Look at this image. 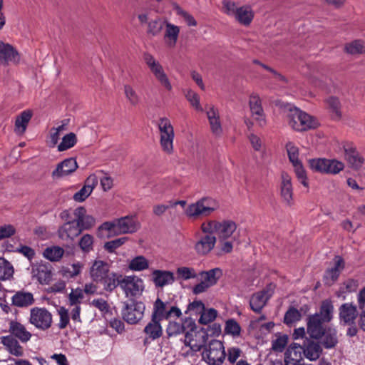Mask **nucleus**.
Wrapping results in <instances>:
<instances>
[{
	"label": "nucleus",
	"mask_w": 365,
	"mask_h": 365,
	"mask_svg": "<svg viewBox=\"0 0 365 365\" xmlns=\"http://www.w3.org/2000/svg\"><path fill=\"white\" fill-rule=\"evenodd\" d=\"M160 143L163 150L171 154L173 152L174 129L167 118H161L158 122Z\"/></svg>",
	"instance_id": "obj_6"
},
{
	"label": "nucleus",
	"mask_w": 365,
	"mask_h": 365,
	"mask_svg": "<svg viewBox=\"0 0 365 365\" xmlns=\"http://www.w3.org/2000/svg\"><path fill=\"white\" fill-rule=\"evenodd\" d=\"M84 296L81 289H72L68 296V302L71 306L80 305Z\"/></svg>",
	"instance_id": "obj_61"
},
{
	"label": "nucleus",
	"mask_w": 365,
	"mask_h": 365,
	"mask_svg": "<svg viewBox=\"0 0 365 365\" xmlns=\"http://www.w3.org/2000/svg\"><path fill=\"white\" fill-rule=\"evenodd\" d=\"M153 282L156 287H163L172 284L175 281L172 272L164 270H154L153 272Z\"/></svg>",
	"instance_id": "obj_31"
},
{
	"label": "nucleus",
	"mask_w": 365,
	"mask_h": 365,
	"mask_svg": "<svg viewBox=\"0 0 365 365\" xmlns=\"http://www.w3.org/2000/svg\"><path fill=\"white\" fill-rule=\"evenodd\" d=\"M82 232V229L79 227L76 221H68L64 223L58 230V235L61 240L67 242H71Z\"/></svg>",
	"instance_id": "obj_12"
},
{
	"label": "nucleus",
	"mask_w": 365,
	"mask_h": 365,
	"mask_svg": "<svg viewBox=\"0 0 365 365\" xmlns=\"http://www.w3.org/2000/svg\"><path fill=\"white\" fill-rule=\"evenodd\" d=\"M78 168L76 160L74 158H67L59 163L55 170H53L51 176L53 179L58 180L73 173Z\"/></svg>",
	"instance_id": "obj_16"
},
{
	"label": "nucleus",
	"mask_w": 365,
	"mask_h": 365,
	"mask_svg": "<svg viewBox=\"0 0 365 365\" xmlns=\"http://www.w3.org/2000/svg\"><path fill=\"white\" fill-rule=\"evenodd\" d=\"M225 332L227 334L232 335L233 337H236L240 336L241 327L235 319H230L225 322Z\"/></svg>",
	"instance_id": "obj_50"
},
{
	"label": "nucleus",
	"mask_w": 365,
	"mask_h": 365,
	"mask_svg": "<svg viewBox=\"0 0 365 365\" xmlns=\"http://www.w3.org/2000/svg\"><path fill=\"white\" fill-rule=\"evenodd\" d=\"M78 245L84 253H88L93 249V237L89 234L83 235L79 242Z\"/></svg>",
	"instance_id": "obj_52"
},
{
	"label": "nucleus",
	"mask_w": 365,
	"mask_h": 365,
	"mask_svg": "<svg viewBox=\"0 0 365 365\" xmlns=\"http://www.w3.org/2000/svg\"><path fill=\"white\" fill-rule=\"evenodd\" d=\"M302 346L304 356L309 361H317L322 354L321 344L312 339L306 337Z\"/></svg>",
	"instance_id": "obj_17"
},
{
	"label": "nucleus",
	"mask_w": 365,
	"mask_h": 365,
	"mask_svg": "<svg viewBox=\"0 0 365 365\" xmlns=\"http://www.w3.org/2000/svg\"><path fill=\"white\" fill-rule=\"evenodd\" d=\"M14 267L11 264L3 257H0V280H6L12 277Z\"/></svg>",
	"instance_id": "obj_46"
},
{
	"label": "nucleus",
	"mask_w": 365,
	"mask_h": 365,
	"mask_svg": "<svg viewBox=\"0 0 365 365\" xmlns=\"http://www.w3.org/2000/svg\"><path fill=\"white\" fill-rule=\"evenodd\" d=\"M29 322L36 329L46 331L52 325V314L44 307H36L30 310Z\"/></svg>",
	"instance_id": "obj_8"
},
{
	"label": "nucleus",
	"mask_w": 365,
	"mask_h": 365,
	"mask_svg": "<svg viewBox=\"0 0 365 365\" xmlns=\"http://www.w3.org/2000/svg\"><path fill=\"white\" fill-rule=\"evenodd\" d=\"M345 50L347 53L351 55H356L364 53L365 51V46L362 41L356 40L346 43L345 46Z\"/></svg>",
	"instance_id": "obj_51"
},
{
	"label": "nucleus",
	"mask_w": 365,
	"mask_h": 365,
	"mask_svg": "<svg viewBox=\"0 0 365 365\" xmlns=\"http://www.w3.org/2000/svg\"><path fill=\"white\" fill-rule=\"evenodd\" d=\"M143 332L146 335V339L155 340L163 335V329L160 322L151 318V321L145 327Z\"/></svg>",
	"instance_id": "obj_30"
},
{
	"label": "nucleus",
	"mask_w": 365,
	"mask_h": 365,
	"mask_svg": "<svg viewBox=\"0 0 365 365\" xmlns=\"http://www.w3.org/2000/svg\"><path fill=\"white\" fill-rule=\"evenodd\" d=\"M123 275L115 272H109L108 275L100 282L103 283L104 289L107 292L113 291L118 286L120 287Z\"/></svg>",
	"instance_id": "obj_37"
},
{
	"label": "nucleus",
	"mask_w": 365,
	"mask_h": 365,
	"mask_svg": "<svg viewBox=\"0 0 365 365\" xmlns=\"http://www.w3.org/2000/svg\"><path fill=\"white\" fill-rule=\"evenodd\" d=\"M145 305L140 301L130 299L123 302L121 315L129 324H138L144 317Z\"/></svg>",
	"instance_id": "obj_4"
},
{
	"label": "nucleus",
	"mask_w": 365,
	"mask_h": 365,
	"mask_svg": "<svg viewBox=\"0 0 365 365\" xmlns=\"http://www.w3.org/2000/svg\"><path fill=\"white\" fill-rule=\"evenodd\" d=\"M202 356L209 365H221L226 356L223 344L219 340H212L205 348Z\"/></svg>",
	"instance_id": "obj_5"
},
{
	"label": "nucleus",
	"mask_w": 365,
	"mask_h": 365,
	"mask_svg": "<svg viewBox=\"0 0 365 365\" xmlns=\"http://www.w3.org/2000/svg\"><path fill=\"white\" fill-rule=\"evenodd\" d=\"M323 322H324L321 319L319 314H315L309 317L307 329L312 339H319L322 336L324 331L322 327Z\"/></svg>",
	"instance_id": "obj_22"
},
{
	"label": "nucleus",
	"mask_w": 365,
	"mask_h": 365,
	"mask_svg": "<svg viewBox=\"0 0 365 365\" xmlns=\"http://www.w3.org/2000/svg\"><path fill=\"white\" fill-rule=\"evenodd\" d=\"M237 229L236 223L232 220L219 222L217 230L218 238H230Z\"/></svg>",
	"instance_id": "obj_34"
},
{
	"label": "nucleus",
	"mask_w": 365,
	"mask_h": 365,
	"mask_svg": "<svg viewBox=\"0 0 365 365\" xmlns=\"http://www.w3.org/2000/svg\"><path fill=\"white\" fill-rule=\"evenodd\" d=\"M175 11L177 15L182 17L189 26H197V21L194 19V17L187 12L186 11L183 10L180 6H176Z\"/></svg>",
	"instance_id": "obj_64"
},
{
	"label": "nucleus",
	"mask_w": 365,
	"mask_h": 365,
	"mask_svg": "<svg viewBox=\"0 0 365 365\" xmlns=\"http://www.w3.org/2000/svg\"><path fill=\"white\" fill-rule=\"evenodd\" d=\"M272 294L273 289L271 284L266 289L254 294L250 300L251 309L255 312H260Z\"/></svg>",
	"instance_id": "obj_14"
},
{
	"label": "nucleus",
	"mask_w": 365,
	"mask_h": 365,
	"mask_svg": "<svg viewBox=\"0 0 365 365\" xmlns=\"http://www.w3.org/2000/svg\"><path fill=\"white\" fill-rule=\"evenodd\" d=\"M286 119L290 128L298 132L314 129L318 125L314 117L294 106L289 107Z\"/></svg>",
	"instance_id": "obj_1"
},
{
	"label": "nucleus",
	"mask_w": 365,
	"mask_h": 365,
	"mask_svg": "<svg viewBox=\"0 0 365 365\" xmlns=\"http://www.w3.org/2000/svg\"><path fill=\"white\" fill-rule=\"evenodd\" d=\"M77 142L76 135L73 133H70L63 137L62 141L58 145V151L66 150L75 145Z\"/></svg>",
	"instance_id": "obj_47"
},
{
	"label": "nucleus",
	"mask_w": 365,
	"mask_h": 365,
	"mask_svg": "<svg viewBox=\"0 0 365 365\" xmlns=\"http://www.w3.org/2000/svg\"><path fill=\"white\" fill-rule=\"evenodd\" d=\"M167 313L166 304L161 299H157L154 303L152 317L160 322L166 319Z\"/></svg>",
	"instance_id": "obj_40"
},
{
	"label": "nucleus",
	"mask_w": 365,
	"mask_h": 365,
	"mask_svg": "<svg viewBox=\"0 0 365 365\" xmlns=\"http://www.w3.org/2000/svg\"><path fill=\"white\" fill-rule=\"evenodd\" d=\"M204 303L200 300H194L193 302L189 303L187 305V309L185 312V314L190 313L191 314H201V313L204 311L205 308Z\"/></svg>",
	"instance_id": "obj_59"
},
{
	"label": "nucleus",
	"mask_w": 365,
	"mask_h": 365,
	"mask_svg": "<svg viewBox=\"0 0 365 365\" xmlns=\"http://www.w3.org/2000/svg\"><path fill=\"white\" fill-rule=\"evenodd\" d=\"M179 33V26L172 24L169 22H166L164 41L168 47L173 48L175 46Z\"/></svg>",
	"instance_id": "obj_32"
},
{
	"label": "nucleus",
	"mask_w": 365,
	"mask_h": 365,
	"mask_svg": "<svg viewBox=\"0 0 365 365\" xmlns=\"http://www.w3.org/2000/svg\"><path fill=\"white\" fill-rule=\"evenodd\" d=\"M32 275L40 284H49L52 279L51 265L49 264H39L33 267Z\"/></svg>",
	"instance_id": "obj_20"
},
{
	"label": "nucleus",
	"mask_w": 365,
	"mask_h": 365,
	"mask_svg": "<svg viewBox=\"0 0 365 365\" xmlns=\"http://www.w3.org/2000/svg\"><path fill=\"white\" fill-rule=\"evenodd\" d=\"M327 104L333 113V117L337 119L341 117L340 103L338 98L330 97L327 99Z\"/></svg>",
	"instance_id": "obj_63"
},
{
	"label": "nucleus",
	"mask_w": 365,
	"mask_h": 365,
	"mask_svg": "<svg viewBox=\"0 0 365 365\" xmlns=\"http://www.w3.org/2000/svg\"><path fill=\"white\" fill-rule=\"evenodd\" d=\"M21 55L11 44L0 40V63L8 66L10 63L17 65L20 63Z\"/></svg>",
	"instance_id": "obj_10"
},
{
	"label": "nucleus",
	"mask_w": 365,
	"mask_h": 365,
	"mask_svg": "<svg viewBox=\"0 0 365 365\" xmlns=\"http://www.w3.org/2000/svg\"><path fill=\"white\" fill-rule=\"evenodd\" d=\"M195 328V321L190 318H187L183 323L170 322L166 328V332L169 337H173L186 333V329H189V331H192Z\"/></svg>",
	"instance_id": "obj_15"
},
{
	"label": "nucleus",
	"mask_w": 365,
	"mask_h": 365,
	"mask_svg": "<svg viewBox=\"0 0 365 365\" xmlns=\"http://www.w3.org/2000/svg\"><path fill=\"white\" fill-rule=\"evenodd\" d=\"M192 334L187 331L185 333L184 344L185 346H189L193 351L197 352L201 350L203 346V341L202 343H197L196 340L191 338Z\"/></svg>",
	"instance_id": "obj_62"
},
{
	"label": "nucleus",
	"mask_w": 365,
	"mask_h": 365,
	"mask_svg": "<svg viewBox=\"0 0 365 365\" xmlns=\"http://www.w3.org/2000/svg\"><path fill=\"white\" fill-rule=\"evenodd\" d=\"M1 344L5 346L10 354L16 356L23 354L24 350L18 341L12 336H5L1 338Z\"/></svg>",
	"instance_id": "obj_35"
},
{
	"label": "nucleus",
	"mask_w": 365,
	"mask_h": 365,
	"mask_svg": "<svg viewBox=\"0 0 365 365\" xmlns=\"http://www.w3.org/2000/svg\"><path fill=\"white\" fill-rule=\"evenodd\" d=\"M344 158L349 165L354 168H360L364 163V158L351 144L344 145Z\"/></svg>",
	"instance_id": "obj_28"
},
{
	"label": "nucleus",
	"mask_w": 365,
	"mask_h": 365,
	"mask_svg": "<svg viewBox=\"0 0 365 365\" xmlns=\"http://www.w3.org/2000/svg\"><path fill=\"white\" fill-rule=\"evenodd\" d=\"M288 342L287 335H280L272 342V349L277 352H282Z\"/></svg>",
	"instance_id": "obj_60"
},
{
	"label": "nucleus",
	"mask_w": 365,
	"mask_h": 365,
	"mask_svg": "<svg viewBox=\"0 0 365 365\" xmlns=\"http://www.w3.org/2000/svg\"><path fill=\"white\" fill-rule=\"evenodd\" d=\"M217 316V311L214 308L205 309L204 308V311L201 313L199 323L203 325L208 324L213 322Z\"/></svg>",
	"instance_id": "obj_49"
},
{
	"label": "nucleus",
	"mask_w": 365,
	"mask_h": 365,
	"mask_svg": "<svg viewBox=\"0 0 365 365\" xmlns=\"http://www.w3.org/2000/svg\"><path fill=\"white\" fill-rule=\"evenodd\" d=\"M249 106L252 118L259 126H264L266 124L265 114L261 98L257 94L253 93L250 96Z\"/></svg>",
	"instance_id": "obj_11"
},
{
	"label": "nucleus",
	"mask_w": 365,
	"mask_h": 365,
	"mask_svg": "<svg viewBox=\"0 0 365 365\" xmlns=\"http://www.w3.org/2000/svg\"><path fill=\"white\" fill-rule=\"evenodd\" d=\"M301 313L298 309L294 307H291L288 309V311L285 313L284 317V322L286 324H293L301 319Z\"/></svg>",
	"instance_id": "obj_58"
},
{
	"label": "nucleus",
	"mask_w": 365,
	"mask_h": 365,
	"mask_svg": "<svg viewBox=\"0 0 365 365\" xmlns=\"http://www.w3.org/2000/svg\"><path fill=\"white\" fill-rule=\"evenodd\" d=\"M294 169L295 175L300 182L304 187H309V182L307 180L306 171L302 164V162L292 165Z\"/></svg>",
	"instance_id": "obj_56"
},
{
	"label": "nucleus",
	"mask_w": 365,
	"mask_h": 365,
	"mask_svg": "<svg viewBox=\"0 0 365 365\" xmlns=\"http://www.w3.org/2000/svg\"><path fill=\"white\" fill-rule=\"evenodd\" d=\"M339 319L344 324H354L357 317L356 307L351 303H344L339 309Z\"/></svg>",
	"instance_id": "obj_24"
},
{
	"label": "nucleus",
	"mask_w": 365,
	"mask_h": 365,
	"mask_svg": "<svg viewBox=\"0 0 365 365\" xmlns=\"http://www.w3.org/2000/svg\"><path fill=\"white\" fill-rule=\"evenodd\" d=\"M11 303L16 307H28L34 303V295L29 292L18 291L12 296Z\"/></svg>",
	"instance_id": "obj_29"
},
{
	"label": "nucleus",
	"mask_w": 365,
	"mask_h": 365,
	"mask_svg": "<svg viewBox=\"0 0 365 365\" xmlns=\"http://www.w3.org/2000/svg\"><path fill=\"white\" fill-rule=\"evenodd\" d=\"M218 208L215 200L211 197H202L194 203L190 204L185 210L186 215L190 218H198L210 215Z\"/></svg>",
	"instance_id": "obj_3"
},
{
	"label": "nucleus",
	"mask_w": 365,
	"mask_h": 365,
	"mask_svg": "<svg viewBox=\"0 0 365 365\" xmlns=\"http://www.w3.org/2000/svg\"><path fill=\"white\" fill-rule=\"evenodd\" d=\"M302 346L293 343L289 346L284 354L285 365H298L302 359Z\"/></svg>",
	"instance_id": "obj_25"
},
{
	"label": "nucleus",
	"mask_w": 365,
	"mask_h": 365,
	"mask_svg": "<svg viewBox=\"0 0 365 365\" xmlns=\"http://www.w3.org/2000/svg\"><path fill=\"white\" fill-rule=\"evenodd\" d=\"M98 184V178L96 175H89L83 187L73 197V200L76 202H83L93 192L94 187Z\"/></svg>",
	"instance_id": "obj_23"
},
{
	"label": "nucleus",
	"mask_w": 365,
	"mask_h": 365,
	"mask_svg": "<svg viewBox=\"0 0 365 365\" xmlns=\"http://www.w3.org/2000/svg\"><path fill=\"white\" fill-rule=\"evenodd\" d=\"M149 267L148 260L143 256H137L133 258L128 263V267L133 271H143Z\"/></svg>",
	"instance_id": "obj_44"
},
{
	"label": "nucleus",
	"mask_w": 365,
	"mask_h": 365,
	"mask_svg": "<svg viewBox=\"0 0 365 365\" xmlns=\"http://www.w3.org/2000/svg\"><path fill=\"white\" fill-rule=\"evenodd\" d=\"M222 11L229 16L234 17L240 6L231 0H223L222 1Z\"/></svg>",
	"instance_id": "obj_57"
},
{
	"label": "nucleus",
	"mask_w": 365,
	"mask_h": 365,
	"mask_svg": "<svg viewBox=\"0 0 365 365\" xmlns=\"http://www.w3.org/2000/svg\"><path fill=\"white\" fill-rule=\"evenodd\" d=\"M143 60L155 78L168 91L172 90V85L160 62L149 53L143 54Z\"/></svg>",
	"instance_id": "obj_7"
},
{
	"label": "nucleus",
	"mask_w": 365,
	"mask_h": 365,
	"mask_svg": "<svg viewBox=\"0 0 365 365\" xmlns=\"http://www.w3.org/2000/svg\"><path fill=\"white\" fill-rule=\"evenodd\" d=\"M9 325V331L13 337L19 339L22 343H26L31 339L32 334L24 324L17 321L11 320Z\"/></svg>",
	"instance_id": "obj_21"
},
{
	"label": "nucleus",
	"mask_w": 365,
	"mask_h": 365,
	"mask_svg": "<svg viewBox=\"0 0 365 365\" xmlns=\"http://www.w3.org/2000/svg\"><path fill=\"white\" fill-rule=\"evenodd\" d=\"M234 18L243 26H249L253 18L254 13L252 9L248 6H240Z\"/></svg>",
	"instance_id": "obj_36"
},
{
	"label": "nucleus",
	"mask_w": 365,
	"mask_h": 365,
	"mask_svg": "<svg viewBox=\"0 0 365 365\" xmlns=\"http://www.w3.org/2000/svg\"><path fill=\"white\" fill-rule=\"evenodd\" d=\"M319 339H321L322 345L327 349L335 347L338 344L337 331L334 328L329 327L325 329Z\"/></svg>",
	"instance_id": "obj_33"
},
{
	"label": "nucleus",
	"mask_w": 365,
	"mask_h": 365,
	"mask_svg": "<svg viewBox=\"0 0 365 365\" xmlns=\"http://www.w3.org/2000/svg\"><path fill=\"white\" fill-rule=\"evenodd\" d=\"M334 306L330 300H324L322 302L319 314L321 319L325 322H329L333 318Z\"/></svg>",
	"instance_id": "obj_42"
},
{
	"label": "nucleus",
	"mask_w": 365,
	"mask_h": 365,
	"mask_svg": "<svg viewBox=\"0 0 365 365\" xmlns=\"http://www.w3.org/2000/svg\"><path fill=\"white\" fill-rule=\"evenodd\" d=\"M166 22L160 18L150 20L148 23L147 33L153 36L160 34Z\"/></svg>",
	"instance_id": "obj_41"
},
{
	"label": "nucleus",
	"mask_w": 365,
	"mask_h": 365,
	"mask_svg": "<svg viewBox=\"0 0 365 365\" xmlns=\"http://www.w3.org/2000/svg\"><path fill=\"white\" fill-rule=\"evenodd\" d=\"M279 189L283 202L289 206L292 205L294 204V199L292 178L285 172H282L281 174Z\"/></svg>",
	"instance_id": "obj_13"
},
{
	"label": "nucleus",
	"mask_w": 365,
	"mask_h": 365,
	"mask_svg": "<svg viewBox=\"0 0 365 365\" xmlns=\"http://www.w3.org/2000/svg\"><path fill=\"white\" fill-rule=\"evenodd\" d=\"M199 275L201 279L205 281L210 287H212L217 284L218 279L222 277V271L221 269L217 267L208 271L200 272Z\"/></svg>",
	"instance_id": "obj_39"
},
{
	"label": "nucleus",
	"mask_w": 365,
	"mask_h": 365,
	"mask_svg": "<svg viewBox=\"0 0 365 365\" xmlns=\"http://www.w3.org/2000/svg\"><path fill=\"white\" fill-rule=\"evenodd\" d=\"M334 266L328 269L324 277L325 284L330 286L339 278L341 272L344 268V261L340 256L334 258Z\"/></svg>",
	"instance_id": "obj_19"
},
{
	"label": "nucleus",
	"mask_w": 365,
	"mask_h": 365,
	"mask_svg": "<svg viewBox=\"0 0 365 365\" xmlns=\"http://www.w3.org/2000/svg\"><path fill=\"white\" fill-rule=\"evenodd\" d=\"M120 288L127 297H140L144 290V282L142 279L135 275L123 276Z\"/></svg>",
	"instance_id": "obj_9"
},
{
	"label": "nucleus",
	"mask_w": 365,
	"mask_h": 365,
	"mask_svg": "<svg viewBox=\"0 0 365 365\" xmlns=\"http://www.w3.org/2000/svg\"><path fill=\"white\" fill-rule=\"evenodd\" d=\"M123 90L125 98L130 105L136 106L140 103V97L132 86L125 84Z\"/></svg>",
	"instance_id": "obj_45"
},
{
	"label": "nucleus",
	"mask_w": 365,
	"mask_h": 365,
	"mask_svg": "<svg viewBox=\"0 0 365 365\" xmlns=\"http://www.w3.org/2000/svg\"><path fill=\"white\" fill-rule=\"evenodd\" d=\"M212 133L219 137L222 134L223 129L220 119L218 110L211 106L206 112Z\"/></svg>",
	"instance_id": "obj_27"
},
{
	"label": "nucleus",
	"mask_w": 365,
	"mask_h": 365,
	"mask_svg": "<svg viewBox=\"0 0 365 365\" xmlns=\"http://www.w3.org/2000/svg\"><path fill=\"white\" fill-rule=\"evenodd\" d=\"M285 147L290 163L292 165L300 163L298 148L292 142H288Z\"/></svg>",
	"instance_id": "obj_55"
},
{
	"label": "nucleus",
	"mask_w": 365,
	"mask_h": 365,
	"mask_svg": "<svg viewBox=\"0 0 365 365\" xmlns=\"http://www.w3.org/2000/svg\"><path fill=\"white\" fill-rule=\"evenodd\" d=\"M109 272V264L100 259L93 261L89 270L91 278L96 282L103 280Z\"/></svg>",
	"instance_id": "obj_18"
},
{
	"label": "nucleus",
	"mask_w": 365,
	"mask_h": 365,
	"mask_svg": "<svg viewBox=\"0 0 365 365\" xmlns=\"http://www.w3.org/2000/svg\"><path fill=\"white\" fill-rule=\"evenodd\" d=\"M344 165L342 162L335 159H327L325 174L336 175L343 170Z\"/></svg>",
	"instance_id": "obj_48"
},
{
	"label": "nucleus",
	"mask_w": 365,
	"mask_h": 365,
	"mask_svg": "<svg viewBox=\"0 0 365 365\" xmlns=\"http://www.w3.org/2000/svg\"><path fill=\"white\" fill-rule=\"evenodd\" d=\"M327 163V158H314L309 160V165L315 172L325 173Z\"/></svg>",
	"instance_id": "obj_53"
},
{
	"label": "nucleus",
	"mask_w": 365,
	"mask_h": 365,
	"mask_svg": "<svg viewBox=\"0 0 365 365\" xmlns=\"http://www.w3.org/2000/svg\"><path fill=\"white\" fill-rule=\"evenodd\" d=\"M216 237L213 235H206L201 237L195 245V250L199 255H207L215 247Z\"/></svg>",
	"instance_id": "obj_26"
},
{
	"label": "nucleus",
	"mask_w": 365,
	"mask_h": 365,
	"mask_svg": "<svg viewBox=\"0 0 365 365\" xmlns=\"http://www.w3.org/2000/svg\"><path fill=\"white\" fill-rule=\"evenodd\" d=\"M32 117V112L30 110H25L16 117L15 122V132L22 134L25 132L29 122Z\"/></svg>",
	"instance_id": "obj_38"
},
{
	"label": "nucleus",
	"mask_w": 365,
	"mask_h": 365,
	"mask_svg": "<svg viewBox=\"0 0 365 365\" xmlns=\"http://www.w3.org/2000/svg\"><path fill=\"white\" fill-rule=\"evenodd\" d=\"M112 235L133 233L139 228V223L133 217L125 216L110 222H106L100 227Z\"/></svg>",
	"instance_id": "obj_2"
},
{
	"label": "nucleus",
	"mask_w": 365,
	"mask_h": 365,
	"mask_svg": "<svg viewBox=\"0 0 365 365\" xmlns=\"http://www.w3.org/2000/svg\"><path fill=\"white\" fill-rule=\"evenodd\" d=\"M176 273L178 277L180 279H182L183 280H188L190 279L196 278L197 277V274L196 273L195 269L192 267H178L177 269Z\"/></svg>",
	"instance_id": "obj_54"
},
{
	"label": "nucleus",
	"mask_w": 365,
	"mask_h": 365,
	"mask_svg": "<svg viewBox=\"0 0 365 365\" xmlns=\"http://www.w3.org/2000/svg\"><path fill=\"white\" fill-rule=\"evenodd\" d=\"M64 254V250L58 246L47 247L43 251V257L51 262L59 261Z\"/></svg>",
	"instance_id": "obj_43"
}]
</instances>
